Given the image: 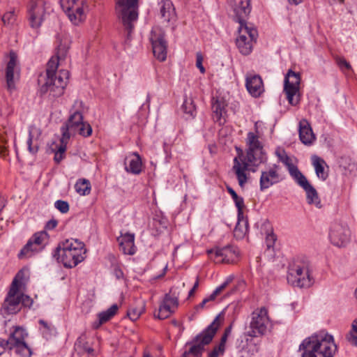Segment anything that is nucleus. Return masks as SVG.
<instances>
[{
	"instance_id": "c03bdc74",
	"label": "nucleus",
	"mask_w": 357,
	"mask_h": 357,
	"mask_svg": "<svg viewBox=\"0 0 357 357\" xmlns=\"http://www.w3.org/2000/svg\"><path fill=\"white\" fill-rule=\"evenodd\" d=\"M68 48L69 47L67 45L61 43L58 47L56 56L60 59H64L67 54Z\"/></svg>"
},
{
	"instance_id": "a18cd8bd",
	"label": "nucleus",
	"mask_w": 357,
	"mask_h": 357,
	"mask_svg": "<svg viewBox=\"0 0 357 357\" xmlns=\"http://www.w3.org/2000/svg\"><path fill=\"white\" fill-rule=\"evenodd\" d=\"M276 236L273 233H268L266 237V245L268 250L273 248L276 241Z\"/></svg>"
},
{
	"instance_id": "a19ab883",
	"label": "nucleus",
	"mask_w": 357,
	"mask_h": 357,
	"mask_svg": "<svg viewBox=\"0 0 357 357\" xmlns=\"http://www.w3.org/2000/svg\"><path fill=\"white\" fill-rule=\"evenodd\" d=\"M54 206L62 213H66L69 211V204L66 201L57 200L54 203Z\"/></svg>"
},
{
	"instance_id": "052dcab7",
	"label": "nucleus",
	"mask_w": 357,
	"mask_h": 357,
	"mask_svg": "<svg viewBox=\"0 0 357 357\" xmlns=\"http://www.w3.org/2000/svg\"><path fill=\"white\" fill-rule=\"evenodd\" d=\"M63 158V154L59 153L57 152L55 153L54 155V160L56 163H59Z\"/></svg>"
},
{
	"instance_id": "680f3d73",
	"label": "nucleus",
	"mask_w": 357,
	"mask_h": 357,
	"mask_svg": "<svg viewBox=\"0 0 357 357\" xmlns=\"http://www.w3.org/2000/svg\"><path fill=\"white\" fill-rule=\"evenodd\" d=\"M208 301L206 298H204L201 303H199L197 307L196 310H199V309H203L205 307V305L206 303H208Z\"/></svg>"
},
{
	"instance_id": "5fc2aeb1",
	"label": "nucleus",
	"mask_w": 357,
	"mask_h": 357,
	"mask_svg": "<svg viewBox=\"0 0 357 357\" xmlns=\"http://www.w3.org/2000/svg\"><path fill=\"white\" fill-rule=\"evenodd\" d=\"M353 331L356 334V335H353V341L355 345L357 344V320L354 321L352 325Z\"/></svg>"
},
{
	"instance_id": "a211bd4d",
	"label": "nucleus",
	"mask_w": 357,
	"mask_h": 357,
	"mask_svg": "<svg viewBox=\"0 0 357 357\" xmlns=\"http://www.w3.org/2000/svg\"><path fill=\"white\" fill-rule=\"evenodd\" d=\"M60 3L63 10L74 24H78L84 20L83 1L82 6L77 3V0H60Z\"/></svg>"
},
{
	"instance_id": "6e6d98bb",
	"label": "nucleus",
	"mask_w": 357,
	"mask_h": 357,
	"mask_svg": "<svg viewBox=\"0 0 357 357\" xmlns=\"http://www.w3.org/2000/svg\"><path fill=\"white\" fill-rule=\"evenodd\" d=\"M57 224L58 222L56 220H51L47 222L46 228L48 229H53L56 227Z\"/></svg>"
},
{
	"instance_id": "72a5a7b5",
	"label": "nucleus",
	"mask_w": 357,
	"mask_h": 357,
	"mask_svg": "<svg viewBox=\"0 0 357 357\" xmlns=\"http://www.w3.org/2000/svg\"><path fill=\"white\" fill-rule=\"evenodd\" d=\"M227 192L230 194L231 196L235 205L238 209V216L242 217L243 216V208H244V200L243 198L241 197H239L237 193L235 192L234 190H233L232 188L230 186H227Z\"/></svg>"
},
{
	"instance_id": "aec40b11",
	"label": "nucleus",
	"mask_w": 357,
	"mask_h": 357,
	"mask_svg": "<svg viewBox=\"0 0 357 357\" xmlns=\"http://www.w3.org/2000/svg\"><path fill=\"white\" fill-rule=\"evenodd\" d=\"M351 238V231L347 225L335 224L333 226L330 239L331 243L337 247H344L347 245Z\"/></svg>"
},
{
	"instance_id": "ddd939ff",
	"label": "nucleus",
	"mask_w": 357,
	"mask_h": 357,
	"mask_svg": "<svg viewBox=\"0 0 357 357\" xmlns=\"http://www.w3.org/2000/svg\"><path fill=\"white\" fill-rule=\"evenodd\" d=\"M154 56L160 61L166 60L167 54V43L165 40V33L159 27L152 29L150 36Z\"/></svg>"
},
{
	"instance_id": "49530a36",
	"label": "nucleus",
	"mask_w": 357,
	"mask_h": 357,
	"mask_svg": "<svg viewBox=\"0 0 357 357\" xmlns=\"http://www.w3.org/2000/svg\"><path fill=\"white\" fill-rule=\"evenodd\" d=\"M20 299V304L23 305L24 307H30L33 304V299L24 294H21L19 295Z\"/></svg>"
},
{
	"instance_id": "f03ea898",
	"label": "nucleus",
	"mask_w": 357,
	"mask_h": 357,
	"mask_svg": "<svg viewBox=\"0 0 357 357\" xmlns=\"http://www.w3.org/2000/svg\"><path fill=\"white\" fill-rule=\"evenodd\" d=\"M299 350L303 351L302 357H333L337 346L332 335L321 331L305 338Z\"/></svg>"
},
{
	"instance_id": "4c0bfd02",
	"label": "nucleus",
	"mask_w": 357,
	"mask_h": 357,
	"mask_svg": "<svg viewBox=\"0 0 357 357\" xmlns=\"http://www.w3.org/2000/svg\"><path fill=\"white\" fill-rule=\"evenodd\" d=\"M15 352L22 357H31L32 351L25 342L17 343L13 345Z\"/></svg>"
},
{
	"instance_id": "0e129e2a",
	"label": "nucleus",
	"mask_w": 357,
	"mask_h": 357,
	"mask_svg": "<svg viewBox=\"0 0 357 357\" xmlns=\"http://www.w3.org/2000/svg\"><path fill=\"white\" fill-rule=\"evenodd\" d=\"M0 154L3 157L8 155V151L6 147L0 146Z\"/></svg>"
},
{
	"instance_id": "37998d69",
	"label": "nucleus",
	"mask_w": 357,
	"mask_h": 357,
	"mask_svg": "<svg viewBox=\"0 0 357 357\" xmlns=\"http://www.w3.org/2000/svg\"><path fill=\"white\" fill-rule=\"evenodd\" d=\"M142 308L138 309L137 307L128 310L127 315L132 321H136L142 313Z\"/></svg>"
},
{
	"instance_id": "4d7b16f0",
	"label": "nucleus",
	"mask_w": 357,
	"mask_h": 357,
	"mask_svg": "<svg viewBox=\"0 0 357 357\" xmlns=\"http://www.w3.org/2000/svg\"><path fill=\"white\" fill-rule=\"evenodd\" d=\"M8 342H5V340L0 338V355L2 354L6 349H8L6 344Z\"/></svg>"
},
{
	"instance_id": "4be33fe9",
	"label": "nucleus",
	"mask_w": 357,
	"mask_h": 357,
	"mask_svg": "<svg viewBox=\"0 0 357 357\" xmlns=\"http://www.w3.org/2000/svg\"><path fill=\"white\" fill-rule=\"evenodd\" d=\"M278 169L279 166L274 165L268 170L261 172L260 177V190L261 191L279 182L280 175Z\"/></svg>"
},
{
	"instance_id": "393cba45",
	"label": "nucleus",
	"mask_w": 357,
	"mask_h": 357,
	"mask_svg": "<svg viewBox=\"0 0 357 357\" xmlns=\"http://www.w3.org/2000/svg\"><path fill=\"white\" fill-rule=\"evenodd\" d=\"M124 165L127 172L139 174L142 172V159L137 152H134L128 156L125 160Z\"/></svg>"
},
{
	"instance_id": "6e6552de",
	"label": "nucleus",
	"mask_w": 357,
	"mask_h": 357,
	"mask_svg": "<svg viewBox=\"0 0 357 357\" xmlns=\"http://www.w3.org/2000/svg\"><path fill=\"white\" fill-rule=\"evenodd\" d=\"M24 271H20L14 278L2 305L1 312L3 314H13L20 310V299L17 294L24 279Z\"/></svg>"
},
{
	"instance_id": "dca6fc26",
	"label": "nucleus",
	"mask_w": 357,
	"mask_h": 357,
	"mask_svg": "<svg viewBox=\"0 0 357 357\" xmlns=\"http://www.w3.org/2000/svg\"><path fill=\"white\" fill-rule=\"evenodd\" d=\"M48 234L45 231L37 232L28 241L26 244L22 248L18 257L23 259L30 257L35 252L40 251L43 248L44 243L47 240Z\"/></svg>"
},
{
	"instance_id": "864d4df0",
	"label": "nucleus",
	"mask_w": 357,
	"mask_h": 357,
	"mask_svg": "<svg viewBox=\"0 0 357 357\" xmlns=\"http://www.w3.org/2000/svg\"><path fill=\"white\" fill-rule=\"evenodd\" d=\"M68 139H66L65 142L62 141V138L61 139V145L58 149L57 153L64 154L66 150V144L68 142Z\"/></svg>"
},
{
	"instance_id": "b1692460",
	"label": "nucleus",
	"mask_w": 357,
	"mask_h": 357,
	"mask_svg": "<svg viewBox=\"0 0 357 357\" xmlns=\"http://www.w3.org/2000/svg\"><path fill=\"white\" fill-rule=\"evenodd\" d=\"M298 131L300 140L305 145H311L315 140V135L307 120L303 119L299 122Z\"/></svg>"
},
{
	"instance_id": "423d86ee",
	"label": "nucleus",
	"mask_w": 357,
	"mask_h": 357,
	"mask_svg": "<svg viewBox=\"0 0 357 357\" xmlns=\"http://www.w3.org/2000/svg\"><path fill=\"white\" fill-rule=\"evenodd\" d=\"M68 77L69 72L66 70H61L59 72L58 75L46 77L44 83H42V80L39 79L40 94L43 96L49 93L50 96L53 98L60 97L64 93Z\"/></svg>"
},
{
	"instance_id": "13d9d810",
	"label": "nucleus",
	"mask_w": 357,
	"mask_h": 357,
	"mask_svg": "<svg viewBox=\"0 0 357 357\" xmlns=\"http://www.w3.org/2000/svg\"><path fill=\"white\" fill-rule=\"evenodd\" d=\"M227 338H228V336L222 335V336L220 339V342L218 344V346H220L222 348V349H225V344L227 342Z\"/></svg>"
},
{
	"instance_id": "473e14b6",
	"label": "nucleus",
	"mask_w": 357,
	"mask_h": 357,
	"mask_svg": "<svg viewBox=\"0 0 357 357\" xmlns=\"http://www.w3.org/2000/svg\"><path fill=\"white\" fill-rule=\"evenodd\" d=\"M312 162L317 176L322 180H326L328 177V174L324 172V160L319 157L314 155L312 157Z\"/></svg>"
},
{
	"instance_id": "1a4fd4ad",
	"label": "nucleus",
	"mask_w": 357,
	"mask_h": 357,
	"mask_svg": "<svg viewBox=\"0 0 357 357\" xmlns=\"http://www.w3.org/2000/svg\"><path fill=\"white\" fill-rule=\"evenodd\" d=\"M287 279L292 286L301 288L310 287L314 282L307 262L293 264L289 268Z\"/></svg>"
},
{
	"instance_id": "cd10ccee",
	"label": "nucleus",
	"mask_w": 357,
	"mask_h": 357,
	"mask_svg": "<svg viewBox=\"0 0 357 357\" xmlns=\"http://www.w3.org/2000/svg\"><path fill=\"white\" fill-rule=\"evenodd\" d=\"M160 13L165 22H169L176 18L175 8L170 0H162L160 3Z\"/></svg>"
},
{
	"instance_id": "de8ad7c7",
	"label": "nucleus",
	"mask_w": 357,
	"mask_h": 357,
	"mask_svg": "<svg viewBox=\"0 0 357 357\" xmlns=\"http://www.w3.org/2000/svg\"><path fill=\"white\" fill-rule=\"evenodd\" d=\"M336 62L342 70H344V69L349 70L351 69L350 63L343 57H337L336 59Z\"/></svg>"
},
{
	"instance_id": "c756f323",
	"label": "nucleus",
	"mask_w": 357,
	"mask_h": 357,
	"mask_svg": "<svg viewBox=\"0 0 357 357\" xmlns=\"http://www.w3.org/2000/svg\"><path fill=\"white\" fill-rule=\"evenodd\" d=\"M227 105L225 100L222 97H216L213 98L212 111L213 113V119L215 121H220L225 113V107Z\"/></svg>"
},
{
	"instance_id": "9b49d317",
	"label": "nucleus",
	"mask_w": 357,
	"mask_h": 357,
	"mask_svg": "<svg viewBox=\"0 0 357 357\" xmlns=\"http://www.w3.org/2000/svg\"><path fill=\"white\" fill-rule=\"evenodd\" d=\"M300 75L289 70L284 78L283 91L286 95L289 103L293 106L297 105L300 102Z\"/></svg>"
},
{
	"instance_id": "ea45409f",
	"label": "nucleus",
	"mask_w": 357,
	"mask_h": 357,
	"mask_svg": "<svg viewBox=\"0 0 357 357\" xmlns=\"http://www.w3.org/2000/svg\"><path fill=\"white\" fill-rule=\"evenodd\" d=\"M228 284L229 282L225 281L220 286L218 287L208 297L206 298L208 301L210 302L214 301L216 297L227 287Z\"/></svg>"
},
{
	"instance_id": "e433bc0d",
	"label": "nucleus",
	"mask_w": 357,
	"mask_h": 357,
	"mask_svg": "<svg viewBox=\"0 0 357 357\" xmlns=\"http://www.w3.org/2000/svg\"><path fill=\"white\" fill-rule=\"evenodd\" d=\"M75 347L77 349H79L82 351L86 352L87 354H91V355H92L94 352L93 349L92 347L88 346V343L86 341V338L84 335L79 336L77 338V340L75 344Z\"/></svg>"
},
{
	"instance_id": "f257e3e1",
	"label": "nucleus",
	"mask_w": 357,
	"mask_h": 357,
	"mask_svg": "<svg viewBox=\"0 0 357 357\" xmlns=\"http://www.w3.org/2000/svg\"><path fill=\"white\" fill-rule=\"evenodd\" d=\"M251 0H232L230 6L234 12V18L238 22L239 36L236 38V45L243 55L249 54L253 43L256 42L258 32L255 28L248 26L247 18L251 12Z\"/></svg>"
},
{
	"instance_id": "39448f33",
	"label": "nucleus",
	"mask_w": 357,
	"mask_h": 357,
	"mask_svg": "<svg viewBox=\"0 0 357 357\" xmlns=\"http://www.w3.org/2000/svg\"><path fill=\"white\" fill-rule=\"evenodd\" d=\"M116 10L129 38L138 17V0H116Z\"/></svg>"
},
{
	"instance_id": "2eb2a0df",
	"label": "nucleus",
	"mask_w": 357,
	"mask_h": 357,
	"mask_svg": "<svg viewBox=\"0 0 357 357\" xmlns=\"http://www.w3.org/2000/svg\"><path fill=\"white\" fill-rule=\"evenodd\" d=\"M236 151L238 154L234 158L232 170L236 176L239 185L243 188L248 179L246 171L249 169V167L252 166V164L246 159V155H244L241 149L236 148Z\"/></svg>"
},
{
	"instance_id": "bb28decb",
	"label": "nucleus",
	"mask_w": 357,
	"mask_h": 357,
	"mask_svg": "<svg viewBox=\"0 0 357 357\" xmlns=\"http://www.w3.org/2000/svg\"><path fill=\"white\" fill-rule=\"evenodd\" d=\"M43 8L32 2L29 8V20L32 28H38L42 22Z\"/></svg>"
},
{
	"instance_id": "a878e982",
	"label": "nucleus",
	"mask_w": 357,
	"mask_h": 357,
	"mask_svg": "<svg viewBox=\"0 0 357 357\" xmlns=\"http://www.w3.org/2000/svg\"><path fill=\"white\" fill-rule=\"evenodd\" d=\"M120 249L126 255H132L135 253V234L126 233L117 238Z\"/></svg>"
},
{
	"instance_id": "774afa93",
	"label": "nucleus",
	"mask_w": 357,
	"mask_h": 357,
	"mask_svg": "<svg viewBox=\"0 0 357 357\" xmlns=\"http://www.w3.org/2000/svg\"><path fill=\"white\" fill-rule=\"evenodd\" d=\"M289 3H294V4H298L299 3H301L302 1V0H289Z\"/></svg>"
},
{
	"instance_id": "2f4dec72",
	"label": "nucleus",
	"mask_w": 357,
	"mask_h": 357,
	"mask_svg": "<svg viewBox=\"0 0 357 357\" xmlns=\"http://www.w3.org/2000/svg\"><path fill=\"white\" fill-rule=\"evenodd\" d=\"M248 222L247 220H243V215L242 217L238 216V222L234 230V235L236 238L241 239L244 237L246 232L248 231Z\"/></svg>"
},
{
	"instance_id": "3c124183",
	"label": "nucleus",
	"mask_w": 357,
	"mask_h": 357,
	"mask_svg": "<svg viewBox=\"0 0 357 357\" xmlns=\"http://www.w3.org/2000/svg\"><path fill=\"white\" fill-rule=\"evenodd\" d=\"M203 62V56L201 52H197L196 54V66L199 69L202 73L205 72V68L202 65Z\"/></svg>"
},
{
	"instance_id": "6ab92c4d",
	"label": "nucleus",
	"mask_w": 357,
	"mask_h": 357,
	"mask_svg": "<svg viewBox=\"0 0 357 357\" xmlns=\"http://www.w3.org/2000/svg\"><path fill=\"white\" fill-rule=\"evenodd\" d=\"M209 255L214 254V258L210 256L211 259L215 263H226L229 264L234 261L235 258L238 256L237 249L230 245L222 248H216L207 251Z\"/></svg>"
},
{
	"instance_id": "f3484780",
	"label": "nucleus",
	"mask_w": 357,
	"mask_h": 357,
	"mask_svg": "<svg viewBox=\"0 0 357 357\" xmlns=\"http://www.w3.org/2000/svg\"><path fill=\"white\" fill-rule=\"evenodd\" d=\"M267 313L265 307H261L259 310L252 312V321L250 325V331L248 332L249 336L257 337L266 333L268 323Z\"/></svg>"
},
{
	"instance_id": "09e8293b",
	"label": "nucleus",
	"mask_w": 357,
	"mask_h": 357,
	"mask_svg": "<svg viewBox=\"0 0 357 357\" xmlns=\"http://www.w3.org/2000/svg\"><path fill=\"white\" fill-rule=\"evenodd\" d=\"M32 142H33V136H32L31 132L30 131L29 134V138L27 140L28 149L30 153L34 154L38 152V146L37 145L32 146Z\"/></svg>"
},
{
	"instance_id": "338daca9",
	"label": "nucleus",
	"mask_w": 357,
	"mask_h": 357,
	"mask_svg": "<svg viewBox=\"0 0 357 357\" xmlns=\"http://www.w3.org/2000/svg\"><path fill=\"white\" fill-rule=\"evenodd\" d=\"M199 287V277H197L196 281L192 287V289H197Z\"/></svg>"
},
{
	"instance_id": "bf43d9fd",
	"label": "nucleus",
	"mask_w": 357,
	"mask_h": 357,
	"mask_svg": "<svg viewBox=\"0 0 357 357\" xmlns=\"http://www.w3.org/2000/svg\"><path fill=\"white\" fill-rule=\"evenodd\" d=\"M114 274L118 279H120L123 276V271L118 267L114 268Z\"/></svg>"
},
{
	"instance_id": "7ed1b4c3",
	"label": "nucleus",
	"mask_w": 357,
	"mask_h": 357,
	"mask_svg": "<svg viewBox=\"0 0 357 357\" xmlns=\"http://www.w3.org/2000/svg\"><path fill=\"white\" fill-rule=\"evenodd\" d=\"M84 244L77 239H67L59 244L53 257L66 268H73L85 258Z\"/></svg>"
},
{
	"instance_id": "5701e85b",
	"label": "nucleus",
	"mask_w": 357,
	"mask_h": 357,
	"mask_svg": "<svg viewBox=\"0 0 357 357\" xmlns=\"http://www.w3.org/2000/svg\"><path fill=\"white\" fill-rule=\"evenodd\" d=\"M245 86L248 92L254 97H259L264 91L263 82L258 75H248Z\"/></svg>"
},
{
	"instance_id": "f704fd0d",
	"label": "nucleus",
	"mask_w": 357,
	"mask_h": 357,
	"mask_svg": "<svg viewBox=\"0 0 357 357\" xmlns=\"http://www.w3.org/2000/svg\"><path fill=\"white\" fill-rule=\"evenodd\" d=\"M75 189L80 195H89L91 192V183L87 179L79 178L75 185Z\"/></svg>"
},
{
	"instance_id": "20e7f679",
	"label": "nucleus",
	"mask_w": 357,
	"mask_h": 357,
	"mask_svg": "<svg viewBox=\"0 0 357 357\" xmlns=\"http://www.w3.org/2000/svg\"><path fill=\"white\" fill-rule=\"evenodd\" d=\"M223 321L224 317L221 314L217 315L206 329L197 334L191 342L186 343V345L190 347L188 351L183 354L181 357H188L190 355L193 357H201L204 351V347L212 342Z\"/></svg>"
},
{
	"instance_id": "69168bd1",
	"label": "nucleus",
	"mask_w": 357,
	"mask_h": 357,
	"mask_svg": "<svg viewBox=\"0 0 357 357\" xmlns=\"http://www.w3.org/2000/svg\"><path fill=\"white\" fill-rule=\"evenodd\" d=\"M6 206L5 200L0 197V212Z\"/></svg>"
},
{
	"instance_id": "0eeeda50",
	"label": "nucleus",
	"mask_w": 357,
	"mask_h": 357,
	"mask_svg": "<svg viewBox=\"0 0 357 357\" xmlns=\"http://www.w3.org/2000/svg\"><path fill=\"white\" fill-rule=\"evenodd\" d=\"M83 119V115L79 111H75L70 116L67 123L61 128L63 142L70 139V132H77L84 137L92 134L91 125Z\"/></svg>"
},
{
	"instance_id": "603ef678",
	"label": "nucleus",
	"mask_w": 357,
	"mask_h": 357,
	"mask_svg": "<svg viewBox=\"0 0 357 357\" xmlns=\"http://www.w3.org/2000/svg\"><path fill=\"white\" fill-rule=\"evenodd\" d=\"M39 324L41 326H43L50 333H52L53 331H55V328L53 326L49 324L47 322L43 319L39 320Z\"/></svg>"
},
{
	"instance_id": "e2e57ef3",
	"label": "nucleus",
	"mask_w": 357,
	"mask_h": 357,
	"mask_svg": "<svg viewBox=\"0 0 357 357\" xmlns=\"http://www.w3.org/2000/svg\"><path fill=\"white\" fill-rule=\"evenodd\" d=\"M231 329H232V326L231 325H230L229 326L227 327L225 329L223 335H227V336L229 337V335L231 334Z\"/></svg>"
},
{
	"instance_id": "7c9ffc66",
	"label": "nucleus",
	"mask_w": 357,
	"mask_h": 357,
	"mask_svg": "<svg viewBox=\"0 0 357 357\" xmlns=\"http://www.w3.org/2000/svg\"><path fill=\"white\" fill-rule=\"evenodd\" d=\"M119 306L116 304H113L109 308L105 311H102L98 314V320L93 323V328H98L102 324L109 321L117 312Z\"/></svg>"
},
{
	"instance_id": "c85d7f7f",
	"label": "nucleus",
	"mask_w": 357,
	"mask_h": 357,
	"mask_svg": "<svg viewBox=\"0 0 357 357\" xmlns=\"http://www.w3.org/2000/svg\"><path fill=\"white\" fill-rule=\"evenodd\" d=\"M27 333L22 327L15 326L14 331L10 333L8 339L5 340V342H8L6 344L8 349L11 350L13 349L14 344L24 342Z\"/></svg>"
},
{
	"instance_id": "4468645a",
	"label": "nucleus",
	"mask_w": 357,
	"mask_h": 357,
	"mask_svg": "<svg viewBox=\"0 0 357 357\" xmlns=\"http://www.w3.org/2000/svg\"><path fill=\"white\" fill-rule=\"evenodd\" d=\"M178 307V294L172 288L169 293L166 294L160 303L158 314L154 317L159 319H165L174 314Z\"/></svg>"
},
{
	"instance_id": "c9c22d12",
	"label": "nucleus",
	"mask_w": 357,
	"mask_h": 357,
	"mask_svg": "<svg viewBox=\"0 0 357 357\" xmlns=\"http://www.w3.org/2000/svg\"><path fill=\"white\" fill-rule=\"evenodd\" d=\"M59 60L61 59L57 56H53L50 59L47 64L46 77L58 75L59 73H56V70L59 66Z\"/></svg>"
},
{
	"instance_id": "8fccbe9b",
	"label": "nucleus",
	"mask_w": 357,
	"mask_h": 357,
	"mask_svg": "<svg viewBox=\"0 0 357 357\" xmlns=\"http://www.w3.org/2000/svg\"><path fill=\"white\" fill-rule=\"evenodd\" d=\"M225 349L217 345L214 347L213 350L208 354V357H218L220 355H223Z\"/></svg>"
},
{
	"instance_id": "79ce46f5",
	"label": "nucleus",
	"mask_w": 357,
	"mask_h": 357,
	"mask_svg": "<svg viewBox=\"0 0 357 357\" xmlns=\"http://www.w3.org/2000/svg\"><path fill=\"white\" fill-rule=\"evenodd\" d=\"M15 11H9L2 16V21L4 24H12L15 21Z\"/></svg>"
},
{
	"instance_id": "58836bf2",
	"label": "nucleus",
	"mask_w": 357,
	"mask_h": 357,
	"mask_svg": "<svg viewBox=\"0 0 357 357\" xmlns=\"http://www.w3.org/2000/svg\"><path fill=\"white\" fill-rule=\"evenodd\" d=\"M184 113L194 116L195 113V105L191 98L185 99L181 107Z\"/></svg>"
},
{
	"instance_id": "412c9836",
	"label": "nucleus",
	"mask_w": 357,
	"mask_h": 357,
	"mask_svg": "<svg viewBox=\"0 0 357 357\" xmlns=\"http://www.w3.org/2000/svg\"><path fill=\"white\" fill-rule=\"evenodd\" d=\"M10 59L6 69V79L7 90L12 93L15 89V82L19 79V75L14 70L17 66V54L14 52H10Z\"/></svg>"
},
{
	"instance_id": "f8f14e48",
	"label": "nucleus",
	"mask_w": 357,
	"mask_h": 357,
	"mask_svg": "<svg viewBox=\"0 0 357 357\" xmlns=\"http://www.w3.org/2000/svg\"><path fill=\"white\" fill-rule=\"evenodd\" d=\"M291 176L301 186L307 195V201L309 204H314L318 208H321V202L315 188L309 183L306 177L298 170L296 167H292L289 169Z\"/></svg>"
},
{
	"instance_id": "9d476101",
	"label": "nucleus",
	"mask_w": 357,
	"mask_h": 357,
	"mask_svg": "<svg viewBox=\"0 0 357 357\" xmlns=\"http://www.w3.org/2000/svg\"><path fill=\"white\" fill-rule=\"evenodd\" d=\"M246 144V159L251 162L252 166L257 167L266 161V154L264 151L263 145L259 139L257 134L250 132L248 133Z\"/></svg>"
}]
</instances>
